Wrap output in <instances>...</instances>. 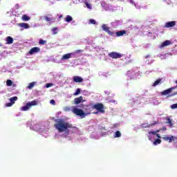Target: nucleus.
<instances>
[{"instance_id":"obj_45","label":"nucleus","mask_w":177,"mask_h":177,"mask_svg":"<svg viewBox=\"0 0 177 177\" xmlns=\"http://www.w3.org/2000/svg\"><path fill=\"white\" fill-rule=\"evenodd\" d=\"M176 95H177V92L172 94L171 96H175Z\"/></svg>"},{"instance_id":"obj_8","label":"nucleus","mask_w":177,"mask_h":177,"mask_svg":"<svg viewBox=\"0 0 177 177\" xmlns=\"http://www.w3.org/2000/svg\"><path fill=\"white\" fill-rule=\"evenodd\" d=\"M17 97H12L10 98V102L6 104V107H12V105L15 104V102L17 100Z\"/></svg>"},{"instance_id":"obj_48","label":"nucleus","mask_w":177,"mask_h":177,"mask_svg":"<svg viewBox=\"0 0 177 177\" xmlns=\"http://www.w3.org/2000/svg\"><path fill=\"white\" fill-rule=\"evenodd\" d=\"M112 102H113V103H115V100H113Z\"/></svg>"},{"instance_id":"obj_36","label":"nucleus","mask_w":177,"mask_h":177,"mask_svg":"<svg viewBox=\"0 0 177 177\" xmlns=\"http://www.w3.org/2000/svg\"><path fill=\"white\" fill-rule=\"evenodd\" d=\"M81 92V90L80 88H77L76 90V92L74 93V95L77 96V95H80V93Z\"/></svg>"},{"instance_id":"obj_32","label":"nucleus","mask_w":177,"mask_h":177,"mask_svg":"<svg viewBox=\"0 0 177 177\" xmlns=\"http://www.w3.org/2000/svg\"><path fill=\"white\" fill-rule=\"evenodd\" d=\"M130 3H131L132 5H134V6L136 8V9H140V6L135 3V2H133V0H130L129 1Z\"/></svg>"},{"instance_id":"obj_38","label":"nucleus","mask_w":177,"mask_h":177,"mask_svg":"<svg viewBox=\"0 0 177 177\" xmlns=\"http://www.w3.org/2000/svg\"><path fill=\"white\" fill-rule=\"evenodd\" d=\"M64 111H70L71 110V108L70 106H66L64 108Z\"/></svg>"},{"instance_id":"obj_5","label":"nucleus","mask_w":177,"mask_h":177,"mask_svg":"<svg viewBox=\"0 0 177 177\" xmlns=\"http://www.w3.org/2000/svg\"><path fill=\"white\" fill-rule=\"evenodd\" d=\"M163 140H165V142H169V143H172V142L177 141V138L173 136H165L162 138Z\"/></svg>"},{"instance_id":"obj_9","label":"nucleus","mask_w":177,"mask_h":177,"mask_svg":"<svg viewBox=\"0 0 177 177\" xmlns=\"http://www.w3.org/2000/svg\"><path fill=\"white\" fill-rule=\"evenodd\" d=\"M102 27L104 31H106V32H108L109 35H112V37H115V33L114 32H111L110 30V28L107 27V25L103 24Z\"/></svg>"},{"instance_id":"obj_11","label":"nucleus","mask_w":177,"mask_h":177,"mask_svg":"<svg viewBox=\"0 0 177 177\" xmlns=\"http://www.w3.org/2000/svg\"><path fill=\"white\" fill-rule=\"evenodd\" d=\"M44 19H45V20L48 23H55V17H53L51 15L44 16Z\"/></svg>"},{"instance_id":"obj_49","label":"nucleus","mask_w":177,"mask_h":177,"mask_svg":"<svg viewBox=\"0 0 177 177\" xmlns=\"http://www.w3.org/2000/svg\"><path fill=\"white\" fill-rule=\"evenodd\" d=\"M72 23H75V21H73Z\"/></svg>"},{"instance_id":"obj_13","label":"nucleus","mask_w":177,"mask_h":177,"mask_svg":"<svg viewBox=\"0 0 177 177\" xmlns=\"http://www.w3.org/2000/svg\"><path fill=\"white\" fill-rule=\"evenodd\" d=\"M111 26L113 27V28H115L118 27V26H121L122 24V21L117 20L114 21L113 22H111Z\"/></svg>"},{"instance_id":"obj_30","label":"nucleus","mask_w":177,"mask_h":177,"mask_svg":"<svg viewBox=\"0 0 177 177\" xmlns=\"http://www.w3.org/2000/svg\"><path fill=\"white\" fill-rule=\"evenodd\" d=\"M161 138H158L156 140H155L153 142V145H154V146H157V145H160V143H161Z\"/></svg>"},{"instance_id":"obj_37","label":"nucleus","mask_w":177,"mask_h":177,"mask_svg":"<svg viewBox=\"0 0 177 177\" xmlns=\"http://www.w3.org/2000/svg\"><path fill=\"white\" fill-rule=\"evenodd\" d=\"M167 124H169L170 127H172V121L171 120V119L167 118Z\"/></svg>"},{"instance_id":"obj_12","label":"nucleus","mask_w":177,"mask_h":177,"mask_svg":"<svg viewBox=\"0 0 177 177\" xmlns=\"http://www.w3.org/2000/svg\"><path fill=\"white\" fill-rule=\"evenodd\" d=\"M174 89H176V87L169 88L168 89L165 90L164 91H162L161 93V95H162V96H167V95H169V93H171V92H172V91H174Z\"/></svg>"},{"instance_id":"obj_20","label":"nucleus","mask_w":177,"mask_h":177,"mask_svg":"<svg viewBox=\"0 0 177 177\" xmlns=\"http://www.w3.org/2000/svg\"><path fill=\"white\" fill-rule=\"evenodd\" d=\"M6 41L8 45H11V44H13V39L10 36L7 37L6 38Z\"/></svg>"},{"instance_id":"obj_42","label":"nucleus","mask_w":177,"mask_h":177,"mask_svg":"<svg viewBox=\"0 0 177 177\" xmlns=\"http://www.w3.org/2000/svg\"><path fill=\"white\" fill-rule=\"evenodd\" d=\"M91 24H96V21L95 19H90Z\"/></svg>"},{"instance_id":"obj_31","label":"nucleus","mask_w":177,"mask_h":177,"mask_svg":"<svg viewBox=\"0 0 177 177\" xmlns=\"http://www.w3.org/2000/svg\"><path fill=\"white\" fill-rule=\"evenodd\" d=\"M21 19L23 20V21H28V20H30V17L24 15L22 16Z\"/></svg>"},{"instance_id":"obj_26","label":"nucleus","mask_w":177,"mask_h":177,"mask_svg":"<svg viewBox=\"0 0 177 177\" xmlns=\"http://www.w3.org/2000/svg\"><path fill=\"white\" fill-rule=\"evenodd\" d=\"M36 84H37V82H32L30 83L28 86V89H32V88H34V86H35Z\"/></svg>"},{"instance_id":"obj_24","label":"nucleus","mask_w":177,"mask_h":177,"mask_svg":"<svg viewBox=\"0 0 177 177\" xmlns=\"http://www.w3.org/2000/svg\"><path fill=\"white\" fill-rule=\"evenodd\" d=\"M6 85L7 86H16V85H15V84H13V82L10 80H8L6 81Z\"/></svg>"},{"instance_id":"obj_40","label":"nucleus","mask_w":177,"mask_h":177,"mask_svg":"<svg viewBox=\"0 0 177 177\" xmlns=\"http://www.w3.org/2000/svg\"><path fill=\"white\" fill-rule=\"evenodd\" d=\"M53 34H56L57 32V28H54L52 30Z\"/></svg>"},{"instance_id":"obj_46","label":"nucleus","mask_w":177,"mask_h":177,"mask_svg":"<svg viewBox=\"0 0 177 177\" xmlns=\"http://www.w3.org/2000/svg\"><path fill=\"white\" fill-rule=\"evenodd\" d=\"M149 57H150V55H147V56L145 57L146 59H149Z\"/></svg>"},{"instance_id":"obj_27","label":"nucleus","mask_w":177,"mask_h":177,"mask_svg":"<svg viewBox=\"0 0 177 177\" xmlns=\"http://www.w3.org/2000/svg\"><path fill=\"white\" fill-rule=\"evenodd\" d=\"M133 74H135L133 71H129L127 72V75L131 80H132V78H134Z\"/></svg>"},{"instance_id":"obj_35","label":"nucleus","mask_w":177,"mask_h":177,"mask_svg":"<svg viewBox=\"0 0 177 177\" xmlns=\"http://www.w3.org/2000/svg\"><path fill=\"white\" fill-rule=\"evenodd\" d=\"M39 44L40 45H45V44H46V41L44 40V39H40L39 41Z\"/></svg>"},{"instance_id":"obj_4","label":"nucleus","mask_w":177,"mask_h":177,"mask_svg":"<svg viewBox=\"0 0 177 177\" xmlns=\"http://www.w3.org/2000/svg\"><path fill=\"white\" fill-rule=\"evenodd\" d=\"M38 102L36 100H33L26 103V106H24L21 108V111H27L32 107V106H37Z\"/></svg>"},{"instance_id":"obj_25","label":"nucleus","mask_w":177,"mask_h":177,"mask_svg":"<svg viewBox=\"0 0 177 177\" xmlns=\"http://www.w3.org/2000/svg\"><path fill=\"white\" fill-rule=\"evenodd\" d=\"M162 81V79H158L152 85V86H157V85H160L161 84V82Z\"/></svg>"},{"instance_id":"obj_3","label":"nucleus","mask_w":177,"mask_h":177,"mask_svg":"<svg viewBox=\"0 0 177 177\" xmlns=\"http://www.w3.org/2000/svg\"><path fill=\"white\" fill-rule=\"evenodd\" d=\"M160 130H156L155 131H151L149 132L148 138L151 142H153L156 139V138H158V139H161V136L158 134Z\"/></svg>"},{"instance_id":"obj_10","label":"nucleus","mask_w":177,"mask_h":177,"mask_svg":"<svg viewBox=\"0 0 177 177\" xmlns=\"http://www.w3.org/2000/svg\"><path fill=\"white\" fill-rule=\"evenodd\" d=\"M93 109L97 110L99 113H104V110L103 109V105L102 104H95L93 106Z\"/></svg>"},{"instance_id":"obj_29","label":"nucleus","mask_w":177,"mask_h":177,"mask_svg":"<svg viewBox=\"0 0 177 177\" xmlns=\"http://www.w3.org/2000/svg\"><path fill=\"white\" fill-rule=\"evenodd\" d=\"M65 21L67 23H70V21H73V17L70 15H67L65 18Z\"/></svg>"},{"instance_id":"obj_34","label":"nucleus","mask_w":177,"mask_h":177,"mask_svg":"<svg viewBox=\"0 0 177 177\" xmlns=\"http://www.w3.org/2000/svg\"><path fill=\"white\" fill-rule=\"evenodd\" d=\"M120 136H121V132H120L119 131H118L115 133L114 138H120Z\"/></svg>"},{"instance_id":"obj_47","label":"nucleus","mask_w":177,"mask_h":177,"mask_svg":"<svg viewBox=\"0 0 177 177\" xmlns=\"http://www.w3.org/2000/svg\"><path fill=\"white\" fill-rule=\"evenodd\" d=\"M73 129H74L75 131H77V129H77V127H73Z\"/></svg>"},{"instance_id":"obj_41","label":"nucleus","mask_w":177,"mask_h":177,"mask_svg":"<svg viewBox=\"0 0 177 177\" xmlns=\"http://www.w3.org/2000/svg\"><path fill=\"white\" fill-rule=\"evenodd\" d=\"M171 109H177V103L176 104H174L171 106Z\"/></svg>"},{"instance_id":"obj_23","label":"nucleus","mask_w":177,"mask_h":177,"mask_svg":"<svg viewBox=\"0 0 177 177\" xmlns=\"http://www.w3.org/2000/svg\"><path fill=\"white\" fill-rule=\"evenodd\" d=\"M101 5L102 8H104V10H110V6H109V4L106 3H102Z\"/></svg>"},{"instance_id":"obj_43","label":"nucleus","mask_w":177,"mask_h":177,"mask_svg":"<svg viewBox=\"0 0 177 177\" xmlns=\"http://www.w3.org/2000/svg\"><path fill=\"white\" fill-rule=\"evenodd\" d=\"M50 104H53V106H55V104H56V102H55V100H51L50 101Z\"/></svg>"},{"instance_id":"obj_44","label":"nucleus","mask_w":177,"mask_h":177,"mask_svg":"<svg viewBox=\"0 0 177 177\" xmlns=\"http://www.w3.org/2000/svg\"><path fill=\"white\" fill-rule=\"evenodd\" d=\"M145 62L147 63V64H150V63H153V61H151V62H149L147 61H145Z\"/></svg>"},{"instance_id":"obj_17","label":"nucleus","mask_w":177,"mask_h":177,"mask_svg":"<svg viewBox=\"0 0 177 177\" xmlns=\"http://www.w3.org/2000/svg\"><path fill=\"white\" fill-rule=\"evenodd\" d=\"M84 3L86 6V8H87V9L92 10V4H91L89 0H85L84 1Z\"/></svg>"},{"instance_id":"obj_19","label":"nucleus","mask_w":177,"mask_h":177,"mask_svg":"<svg viewBox=\"0 0 177 177\" xmlns=\"http://www.w3.org/2000/svg\"><path fill=\"white\" fill-rule=\"evenodd\" d=\"M171 45V41L169 40H166L162 44L160 45V48H165V46H168Z\"/></svg>"},{"instance_id":"obj_21","label":"nucleus","mask_w":177,"mask_h":177,"mask_svg":"<svg viewBox=\"0 0 177 177\" xmlns=\"http://www.w3.org/2000/svg\"><path fill=\"white\" fill-rule=\"evenodd\" d=\"M75 102V104H80V103H81L82 102H84V100H82V96H80L77 98H75L74 100Z\"/></svg>"},{"instance_id":"obj_28","label":"nucleus","mask_w":177,"mask_h":177,"mask_svg":"<svg viewBox=\"0 0 177 177\" xmlns=\"http://www.w3.org/2000/svg\"><path fill=\"white\" fill-rule=\"evenodd\" d=\"M156 124H157V122H155L153 124H142V128H149V127H152V125H156Z\"/></svg>"},{"instance_id":"obj_15","label":"nucleus","mask_w":177,"mask_h":177,"mask_svg":"<svg viewBox=\"0 0 177 177\" xmlns=\"http://www.w3.org/2000/svg\"><path fill=\"white\" fill-rule=\"evenodd\" d=\"M125 34H127V30H120L115 33V37H122Z\"/></svg>"},{"instance_id":"obj_16","label":"nucleus","mask_w":177,"mask_h":177,"mask_svg":"<svg viewBox=\"0 0 177 177\" xmlns=\"http://www.w3.org/2000/svg\"><path fill=\"white\" fill-rule=\"evenodd\" d=\"M73 82H84V79H82V77H80V76H74L73 77Z\"/></svg>"},{"instance_id":"obj_14","label":"nucleus","mask_w":177,"mask_h":177,"mask_svg":"<svg viewBox=\"0 0 177 177\" xmlns=\"http://www.w3.org/2000/svg\"><path fill=\"white\" fill-rule=\"evenodd\" d=\"M176 21H169L165 24V27H166L167 28H169L171 27H174V26H176Z\"/></svg>"},{"instance_id":"obj_33","label":"nucleus","mask_w":177,"mask_h":177,"mask_svg":"<svg viewBox=\"0 0 177 177\" xmlns=\"http://www.w3.org/2000/svg\"><path fill=\"white\" fill-rule=\"evenodd\" d=\"M32 129H33V131H39V124H35L32 127Z\"/></svg>"},{"instance_id":"obj_6","label":"nucleus","mask_w":177,"mask_h":177,"mask_svg":"<svg viewBox=\"0 0 177 177\" xmlns=\"http://www.w3.org/2000/svg\"><path fill=\"white\" fill-rule=\"evenodd\" d=\"M109 57H111L112 59H120V57H122V55L120 53L117 52H113L109 54Z\"/></svg>"},{"instance_id":"obj_22","label":"nucleus","mask_w":177,"mask_h":177,"mask_svg":"<svg viewBox=\"0 0 177 177\" xmlns=\"http://www.w3.org/2000/svg\"><path fill=\"white\" fill-rule=\"evenodd\" d=\"M19 27H22L23 28L27 29V28H30V25H28V24H26V23H21L19 24Z\"/></svg>"},{"instance_id":"obj_18","label":"nucleus","mask_w":177,"mask_h":177,"mask_svg":"<svg viewBox=\"0 0 177 177\" xmlns=\"http://www.w3.org/2000/svg\"><path fill=\"white\" fill-rule=\"evenodd\" d=\"M38 52H39V48L34 47L29 51V53L30 55H34V53H37Z\"/></svg>"},{"instance_id":"obj_39","label":"nucleus","mask_w":177,"mask_h":177,"mask_svg":"<svg viewBox=\"0 0 177 177\" xmlns=\"http://www.w3.org/2000/svg\"><path fill=\"white\" fill-rule=\"evenodd\" d=\"M50 86H53V84L48 83L46 84V88H50Z\"/></svg>"},{"instance_id":"obj_1","label":"nucleus","mask_w":177,"mask_h":177,"mask_svg":"<svg viewBox=\"0 0 177 177\" xmlns=\"http://www.w3.org/2000/svg\"><path fill=\"white\" fill-rule=\"evenodd\" d=\"M57 124H55V127L57 129L59 134L55 136V139H57L59 136L62 138H68L70 135V130L68 128H71V124L63 120L62 119L55 120Z\"/></svg>"},{"instance_id":"obj_7","label":"nucleus","mask_w":177,"mask_h":177,"mask_svg":"<svg viewBox=\"0 0 177 177\" xmlns=\"http://www.w3.org/2000/svg\"><path fill=\"white\" fill-rule=\"evenodd\" d=\"M71 57H75V53H71L65 54L62 56L61 60H68V59H71Z\"/></svg>"},{"instance_id":"obj_2","label":"nucleus","mask_w":177,"mask_h":177,"mask_svg":"<svg viewBox=\"0 0 177 177\" xmlns=\"http://www.w3.org/2000/svg\"><path fill=\"white\" fill-rule=\"evenodd\" d=\"M71 110L74 114H75L76 115H80V117H81V118H85V117H86V115L91 114L90 109H85L86 112L84 113V111L78 109L77 106H73Z\"/></svg>"}]
</instances>
